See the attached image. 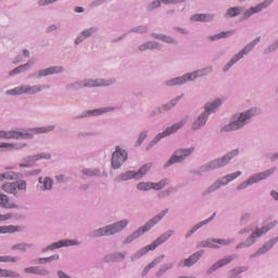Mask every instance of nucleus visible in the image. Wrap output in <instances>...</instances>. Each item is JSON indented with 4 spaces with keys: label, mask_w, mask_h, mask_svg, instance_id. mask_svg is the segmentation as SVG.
I'll return each mask as SVG.
<instances>
[{
    "label": "nucleus",
    "mask_w": 278,
    "mask_h": 278,
    "mask_svg": "<svg viewBox=\"0 0 278 278\" xmlns=\"http://www.w3.org/2000/svg\"><path fill=\"white\" fill-rule=\"evenodd\" d=\"M167 213L168 211H164L163 214H159L156 217L148 222L143 227L132 232L128 238L125 239L124 244H129L130 242H134V240L140 238L142 233H147V231H149L154 225H157V223L162 220V217H164Z\"/></svg>",
    "instance_id": "f257e3e1"
},
{
    "label": "nucleus",
    "mask_w": 278,
    "mask_h": 278,
    "mask_svg": "<svg viewBox=\"0 0 278 278\" xmlns=\"http://www.w3.org/2000/svg\"><path fill=\"white\" fill-rule=\"evenodd\" d=\"M127 225H129L128 220L118 222L116 224H113L93 231L92 237L101 238V236H114V233H118V231H123V229H125Z\"/></svg>",
    "instance_id": "f03ea898"
},
{
    "label": "nucleus",
    "mask_w": 278,
    "mask_h": 278,
    "mask_svg": "<svg viewBox=\"0 0 278 278\" xmlns=\"http://www.w3.org/2000/svg\"><path fill=\"white\" fill-rule=\"evenodd\" d=\"M170 236H173V230H169L163 235H161L155 241H153L151 244L146 245L144 248H142L141 250H139L135 256L134 260H138V257H142V255H147V253H149V251H155L156 247H160L161 244H164V242H166V240H168V238H170Z\"/></svg>",
    "instance_id": "7ed1b4c3"
},
{
    "label": "nucleus",
    "mask_w": 278,
    "mask_h": 278,
    "mask_svg": "<svg viewBox=\"0 0 278 278\" xmlns=\"http://www.w3.org/2000/svg\"><path fill=\"white\" fill-rule=\"evenodd\" d=\"M237 154H238V150H235L222 159L212 161L208 165H205L202 168L203 170H216V168H223V166H227V164H229L231 159L236 157Z\"/></svg>",
    "instance_id": "20e7f679"
},
{
    "label": "nucleus",
    "mask_w": 278,
    "mask_h": 278,
    "mask_svg": "<svg viewBox=\"0 0 278 278\" xmlns=\"http://www.w3.org/2000/svg\"><path fill=\"white\" fill-rule=\"evenodd\" d=\"M220 100H215L212 104L205 105V112L199 116V118L193 123L192 129H201L203 125L207 122V113L214 112L220 105Z\"/></svg>",
    "instance_id": "39448f33"
},
{
    "label": "nucleus",
    "mask_w": 278,
    "mask_h": 278,
    "mask_svg": "<svg viewBox=\"0 0 278 278\" xmlns=\"http://www.w3.org/2000/svg\"><path fill=\"white\" fill-rule=\"evenodd\" d=\"M251 116H253V110H250L245 113H242L239 117L238 121L230 123L229 125L225 126L223 128L224 131H236L237 129H240L242 127H244V124L247 123V121H249V118H251Z\"/></svg>",
    "instance_id": "423d86ee"
},
{
    "label": "nucleus",
    "mask_w": 278,
    "mask_h": 278,
    "mask_svg": "<svg viewBox=\"0 0 278 278\" xmlns=\"http://www.w3.org/2000/svg\"><path fill=\"white\" fill-rule=\"evenodd\" d=\"M40 90H42V87L40 86L23 85L14 89L8 90L7 94H11L12 97H16L18 94H37V92H40Z\"/></svg>",
    "instance_id": "0eeeda50"
},
{
    "label": "nucleus",
    "mask_w": 278,
    "mask_h": 278,
    "mask_svg": "<svg viewBox=\"0 0 278 278\" xmlns=\"http://www.w3.org/2000/svg\"><path fill=\"white\" fill-rule=\"evenodd\" d=\"M271 227H262L257 228L255 231L252 232V235L247 239L245 242L239 243L237 245V249H244L245 247H251V244H255L256 238H262V236H266L268 231H270Z\"/></svg>",
    "instance_id": "6e6552de"
},
{
    "label": "nucleus",
    "mask_w": 278,
    "mask_h": 278,
    "mask_svg": "<svg viewBox=\"0 0 278 278\" xmlns=\"http://www.w3.org/2000/svg\"><path fill=\"white\" fill-rule=\"evenodd\" d=\"M0 138L4 139V140H31V138H34V135L29 134V132H21V131H16V130H10V131H4V130H0Z\"/></svg>",
    "instance_id": "1a4fd4ad"
},
{
    "label": "nucleus",
    "mask_w": 278,
    "mask_h": 278,
    "mask_svg": "<svg viewBox=\"0 0 278 278\" xmlns=\"http://www.w3.org/2000/svg\"><path fill=\"white\" fill-rule=\"evenodd\" d=\"M3 192L16 195V190H27V182L25 180L5 182L2 185Z\"/></svg>",
    "instance_id": "9d476101"
},
{
    "label": "nucleus",
    "mask_w": 278,
    "mask_h": 278,
    "mask_svg": "<svg viewBox=\"0 0 278 278\" xmlns=\"http://www.w3.org/2000/svg\"><path fill=\"white\" fill-rule=\"evenodd\" d=\"M203 75L202 71L194 72L192 74H186L185 76L173 78L166 83L167 86H181L186 81H193L195 77H201Z\"/></svg>",
    "instance_id": "9b49d317"
},
{
    "label": "nucleus",
    "mask_w": 278,
    "mask_h": 278,
    "mask_svg": "<svg viewBox=\"0 0 278 278\" xmlns=\"http://www.w3.org/2000/svg\"><path fill=\"white\" fill-rule=\"evenodd\" d=\"M125 162H127V151L117 147L112 156V167L118 168L119 166H123V163Z\"/></svg>",
    "instance_id": "f8f14e48"
},
{
    "label": "nucleus",
    "mask_w": 278,
    "mask_h": 278,
    "mask_svg": "<svg viewBox=\"0 0 278 278\" xmlns=\"http://www.w3.org/2000/svg\"><path fill=\"white\" fill-rule=\"evenodd\" d=\"M229 244H231V240L208 239L206 241H202L201 243H199V247L204 249H219V247H227Z\"/></svg>",
    "instance_id": "ddd939ff"
},
{
    "label": "nucleus",
    "mask_w": 278,
    "mask_h": 278,
    "mask_svg": "<svg viewBox=\"0 0 278 278\" xmlns=\"http://www.w3.org/2000/svg\"><path fill=\"white\" fill-rule=\"evenodd\" d=\"M258 42H260V38L254 40V43H250V45L245 46L244 49H242L236 56H233V59L226 65L224 71H229V68H231V66H233V64H236V62L241 60V58H244V55H247V53L252 51L253 48L255 47V45H257Z\"/></svg>",
    "instance_id": "4468645a"
},
{
    "label": "nucleus",
    "mask_w": 278,
    "mask_h": 278,
    "mask_svg": "<svg viewBox=\"0 0 278 278\" xmlns=\"http://www.w3.org/2000/svg\"><path fill=\"white\" fill-rule=\"evenodd\" d=\"M240 175H242V172H237V173L227 175L226 177L222 178L223 180H217L214 185H212L208 188V192H215V190H218L222 186H227L229 181H233V179H238Z\"/></svg>",
    "instance_id": "2eb2a0df"
},
{
    "label": "nucleus",
    "mask_w": 278,
    "mask_h": 278,
    "mask_svg": "<svg viewBox=\"0 0 278 278\" xmlns=\"http://www.w3.org/2000/svg\"><path fill=\"white\" fill-rule=\"evenodd\" d=\"M273 175V172L267 170L264 173L256 174L248 179L247 182H243L241 186L238 187V190H242V188H247L248 186H252V184H257V181H262L263 179H266L267 177H270Z\"/></svg>",
    "instance_id": "dca6fc26"
},
{
    "label": "nucleus",
    "mask_w": 278,
    "mask_h": 278,
    "mask_svg": "<svg viewBox=\"0 0 278 278\" xmlns=\"http://www.w3.org/2000/svg\"><path fill=\"white\" fill-rule=\"evenodd\" d=\"M192 153V149H187V150H179L175 153L174 156L169 159V161L166 163L165 166H170V164H177L179 162H184L188 155Z\"/></svg>",
    "instance_id": "f3484780"
},
{
    "label": "nucleus",
    "mask_w": 278,
    "mask_h": 278,
    "mask_svg": "<svg viewBox=\"0 0 278 278\" xmlns=\"http://www.w3.org/2000/svg\"><path fill=\"white\" fill-rule=\"evenodd\" d=\"M184 127V123L180 122L178 124L173 125L172 127L166 128L163 132L159 134L156 138L153 140V143L156 144V142H160L162 138H166V136H170V134H175L178 129H181Z\"/></svg>",
    "instance_id": "a211bd4d"
},
{
    "label": "nucleus",
    "mask_w": 278,
    "mask_h": 278,
    "mask_svg": "<svg viewBox=\"0 0 278 278\" xmlns=\"http://www.w3.org/2000/svg\"><path fill=\"white\" fill-rule=\"evenodd\" d=\"M273 3V0H266L265 2L250 8L248 11H245L244 16L249 18V16H253V14H257V12H262L265 8H268Z\"/></svg>",
    "instance_id": "6ab92c4d"
},
{
    "label": "nucleus",
    "mask_w": 278,
    "mask_h": 278,
    "mask_svg": "<svg viewBox=\"0 0 278 278\" xmlns=\"http://www.w3.org/2000/svg\"><path fill=\"white\" fill-rule=\"evenodd\" d=\"M112 81L109 80H103V79H87L84 81V87L85 88H97L99 86H110Z\"/></svg>",
    "instance_id": "aec40b11"
},
{
    "label": "nucleus",
    "mask_w": 278,
    "mask_h": 278,
    "mask_svg": "<svg viewBox=\"0 0 278 278\" xmlns=\"http://www.w3.org/2000/svg\"><path fill=\"white\" fill-rule=\"evenodd\" d=\"M0 205L5 210H16V207H18V205H16L14 201L10 200V197L4 193H0Z\"/></svg>",
    "instance_id": "412c9836"
},
{
    "label": "nucleus",
    "mask_w": 278,
    "mask_h": 278,
    "mask_svg": "<svg viewBox=\"0 0 278 278\" xmlns=\"http://www.w3.org/2000/svg\"><path fill=\"white\" fill-rule=\"evenodd\" d=\"M236 257H238V255L227 256L226 258L218 261L212 266L211 270H218V268H223V266H227V264H230V262H233Z\"/></svg>",
    "instance_id": "4be33fe9"
},
{
    "label": "nucleus",
    "mask_w": 278,
    "mask_h": 278,
    "mask_svg": "<svg viewBox=\"0 0 278 278\" xmlns=\"http://www.w3.org/2000/svg\"><path fill=\"white\" fill-rule=\"evenodd\" d=\"M75 244L77 243L74 240H62L53 243L49 249L53 251V249H62V247H73Z\"/></svg>",
    "instance_id": "5701e85b"
},
{
    "label": "nucleus",
    "mask_w": 278,
    "mask_h": 278,
    "mask_svg": "<svg viewBox=\"0 0 278 278\" xmlns=\"http://www.w3.org/2000/svg\"><path fill=\"white\" fill-rule=\"evenodd\" d=\"M201 255H203V251L192 254L185 261V266H194V264H197V262H199V260L201 258Z\"/></svg>",
    "instance_id": "b1692460"
},
{
    "label": "nucleus",
    "mask_w": 278,
    "mask_h": 278,
    "mask_svg": "<svg viewBox=\"0 0 278 278\" xmlns=\"http://www.w3.org/2000/svg\"><path fill=\"white\" fill-rule=\"evenodd\" d=\"M229 36H233V31L232 30H227V31H222L219 34H216L214 36H210L208 40H223V38H229Z\"/></svg>",
    "instance_id": "393cba45"
},
{
    "label": "nucleus",
    "mask_w": 278,
    "mask_h": 278,
    "mask_svg": "<svg viewBox=\"0 0 278 278\" xmlns=\"http://www.w3.org/2000/svg\"><path fill=\"white\" fill-rule=\"evenodd\" d=\"M149 170H151V164L143 165L138 172L135 173V179H142Z\"/></svg>",
    "instance_id": "a878e982"
},
{
    "label": "nucleus",
    "mask_w": 278,
    "mask_h": 278,
    "mask_svg": "<svg viewBox=\"0 0 278 278\" xmlns=\"http://www.w3.org/2000/svg\"><path fill=\"white\" fill-rule=\"evenodd\" d=\"M213 17L210 14H194L193 16H191V21H200L201 23H207L210 21H212Z\"/></svg>",
    "instance_id": "bb28decb"
},
{
    "label": "nucleus",
    "mask_w": 278,
    "mask_h": 278,
    "mask_svg": "<svg viewBox=\"0 0 278 278\" xmlns=\"http://www.w3.org/2000/svg\"><path fill=\"white\" fill-rule=\"evenodd\" d=\"M21 231L20 226H0V233H16Z\"/></svg>",
    "instance_id": "cd10ccee"
},
{
    "label": "nucleus",
    "mask_w": 278,
    "mask_h": 278,
    "mask_svg": "<svg viewBox=\"0 0 278 278\" xmlns=\"http://www.w3.org/2000/svg\"><path fill=\"white\" fill-rule=\"evenodd\" d=\"M25 273L33 275H49V271H47L46 269H40L39 267L25 268Z\"/></svg>",
    "instance_id": "c85d7f7f"
},
{
    "label": "nucleus",
    "mask_w": 278,
    "mask_h": 278,
    "mask_svg": "<svg viewBox=\"0 0 278 278\" xmlns=\"http://www.w3.org/2000/svg\"><path fill=\"white\" fill-rule=\"evenodd\" d=\"M4 179L12 181L14 179H18V174L14 172H7L4 174H0V181H3Z\"/></svg>",
    "instance_id": "c756f323"
},
{
    "label": "nucleus",
    "mask_w": 278,
    "mask_h": 278,
    "mask_svg": "<svg viewBox=\"0 0 278 278\" xmlns=\"http://www.w3.org/2000/svg\"><path fill=\"white\" fill-rule=\"evenodd\" d=\"M239 14H242V8L235 7L227 10L226 16L233 18V16H239Z\"/></svg>",
    "instance_id": "7c9ffc66"
},
{
    "label": "nucleus",
    "mask_w": 278,
    "mask_h": 278,
    "mask_svg": "<svg viewBox=\"0 0 278 278\" xmlns=\"http://www.w3.org/2000/svg\"><path fill=\"white\" fill-rule=\"evenodd\" d=\"M210 220H212V217L203 220L201 223H199L198 225H195L193 228H191V230L186 235V238H190V236H192V233H194L198 229H201V227H203L204 225H207V223H210Z\"/></svg>",
    "instance_id": "2f4dec72"
},
{
    "label": "nucleus",
    "mask_w": 278,
    "mask_h": 278,
    "mask_svg": "<svg viewBox=\"0 0 278 278\" xmlns=\"http://www.w3.org/2000/svg\"><path fill=\"white\" fill-rule=\"evenodd\" d=\"M54 73H62V67H50L40 72V75L46 77L47 75H54Z\"/></svg>",
    "instance_id": "473e14b6"
},
{
    "label": "nucleus",
    "mask_w": 278,
    "mask_h": 278,
    "mask_svg": "<svg viewBox=\"0 0 278 278\" xmlns=\"http://www.w3.org/2000/svg\"><path fill=\"white\" fill-rule=\"evenodd\" d=\"M138 190L147 192L148 190H153V182H139L137 185Z\"/></svg>",
    "instance_id": "72a5a7b5"
},
{
    "label": "nucleus",
    "mask_w": 278,
    "mask_h": 278,
    "mask_svg": "<svg viewBox=\"0 0 278 278\" xmlns=\"http://www.w3.org/2000/svg\"><path fill=\"white\" fill-rule=\"evenodd\" d=\"M23 147L14 143H5V142H0V149H8L9 151H12L14 149H22Z\"/></svg>",
    "instance_id": "f704fd0d"
},
{
    "label": "nucleus",
    "mask_w": 278,
    "mask_h": 278,
    "mask_svg": "<svg viewBox=\"0 0 278 278\" xmlns=\"http://www.w3.org/2000/svg\"><path fill=\"white\" fill-rule=\"evenodd\" d=\"M0 277H18V274H16L15 271L12 270H8V269H1L0 268Z\"/></svg>",
    "instance_id": "c9c22d12"
},
{
    "label": "nucleus",
    "mask_w": 278,
    "mask_h": 278,
    "mask_svg": "<svg viewBox=\"0 0 278 278\" xmlns=\"http://www.w3.org/2000/svg\"><path fill=\"white\" fill-rule=\"evenodd\" d=\"M122 181H127L129 179H136V172H127L121 176Z\"/></svg>",
    "instance_id": "e433bc0d"
},
{
    "label": "nucleus",
    "mask_w": 278,
    "mask_h": 278,
    "mask_svg": "<svg viewBox=\"0 0 278 278\" xmlns=\"http://www.w3.org/2000/svg\"><path fill=\"white\" fill-rule=\"evenodd\" d=\"M162 260H164V255L155 258L154 261H152L146 268V270H151V268H155V266H157V264H160V262H162Z\"/></svg>",
    "instance_id": "4c0bfd02"
},
{
    "label": "nucleus",
    "mask_w": 278,
    "mask_h": 278,
    "mask_svg": "<svg viewBox=\"0 0 278 278\" xmlns=\"http://www.w3.org/2000/svg\"><path fill=\"white\" fill-rule=\"evenodd\" d=\"M141 51H147L148 49H157V45L155 42H148L139 47Z\"/></svg>",
    "instance_id": "58836bf2"
},
{
    "label": "nucleus",
    "mask_w": 278,
    "mask_h": 278,
    "mask_svg": "<svg viewBox=\"0 0 278 278\" xmlns=\"http://www.w3.org/2000/svg\"><path fill=\"white\" fill-rule=\"evenodd\" d=\"M275 242H277V241H275ZM275 242L266 243L263 248H261L257 251V255H262V254L266 253V251H268L269 249H273V244H275Z\"/></svg>",
    "instance_id": "ea45409f"
},
{
    "label": "nucleus",
    "mask_w": 278,
    "mask_h": 278,
    "mask_svg": "<svg viewBox=\"0 0 278 278\" xmlns=\"http://www.w3.org/2000/svg\"><path fill=\"white\" fill-rule=\"evenodd\" d=\"M27 66H29V64L21 65L15 70L11 71L10 75H18V73H23V71H27Z\"/></svg>",
    "instance_id": "a19ab883"
},
{
    "label": "nucleus",
    "mask_w": 278,
    "mask_h": 278,
    "mask_svg": "<svg viewBox=\"0 0 278 278\" xmlns=\"http://www.w3.org/2000/svg\"><path fill=\"white\" fill-rule=\"evenodd\" d=\"M166 187V180H161L160 182H152V190H162V188Z\"/></svg>",
    "instance_id": "79ce46f5"
},
{
    "label": "nucleus",
    "mask_w": 278,
    "mask_h": 278,
    "mask_svg": "<svg viewBox=\"0 0 278 278\" xmlns=\"http://www.w3.org/2000/svg\"><path fill=\"white\" fill-rule=\"evenodd\" d=\"M47 131H53V126H49L48 128L42 127V128H35L34 129L35 134H47Z\"/></svg>",
    "instance_id": "37998d69"
},
{
    "label": "nucleus",
    "mask_w": 278,
    "mask_h": 278,
    "mask_svg": "<svg viewBox=\"0 0 278 278\" xmlns=\"http://www.w3.org/2000/svg\"><path fill=\"white\" fill-rule=\"evenodd\" d=\"M53 188V181L50 178H45L43 190H51Z\"/></svg>",
    "instance_id": "c03bdc74"
},
{
    "label": "nucleus",
    "mask_w": 278,
    "mask_h": 278,
    "mask_svg": "<svg viewBox=\"0 0 278 278\" xmlns=\"http://www.w3.org/2000/svg\"><path fill=\"white\" fill-rule=\"evenodd\" d=\"M27 247H29V245H27L25 243H18V244L13 245L12 249H13V251H26Z\"/></svg>",
    "instance_id": "a18cd8bd"
},
{
    "label": "nucleus",
    "mask_w": 278,
    "mask_h": 278,
    "mask_svg": "<svg viewBox=\"0 0 278 278\" xmlns=\"http://www.w3.org/2000/svg\"><path fill=\"white\" fill-rule=\"evenodd\" d=\"M55 260H60V255H53L47 258H40L39 264H45V262H53Z\"/></svg>",
    "instance_id": "49530a36"
},
{
    "label": "nucleus",
    "mask_w": 278,
    "mask_h": 278,
    "mask_svg": "<svg viewBox=\"0 0 278 278\" xmlns=\"http://www.w3.org/2000/svg\"><path fill=\"white\" fill-rule=\"evenodd\" d=\"M116 257H122V260H124L125 255L124 254H117V256H114V255L111 254V255L105 256V262H115Z\"/></svg>",
    "instance_id": "de8ad7c7"
},
{
    "label": "nucleus",
    "mask_w": 278,
    "mask_h": 278,
    "mask_svg": "<svg viewBox=\"0 0 278 278\" xmlns=\"http://www.w3.org/2000/svg\"><path fill=\"white\" fill-rule=\"evenodd\" d=\"M0 262L2 263H14L16 262V257H12V256H0Z\"/></svg>",
    "instance_id": "09e8293b"
},
{
    "label": "nucleus",
    "mask_w": 278,
    "mask_h": 278,
    "mask_svg": "<svg viewBox=\"0 0 278 278\" xmlns=\"http://www.w3.org/2000/svg\"><path fill=\"white\" fill-rule=\"evenodd\" d=\"M186 0H162V3H165V5L168 4H175V3H184Z\"/></svg>",
    "instance_id": "8fccbe9b"
},
{
    "label": "nucleus",
    "mask_w": 278,
    "mask_h": 278,
    "mask_svg": "<svg viewBox=\"0 0 278 278\" xmlns=\"http://www.w3.org/2000/svg\"><path fill=\"white\" fill-rule=\"evenodd\" d=\"M112 109H100V110H94L90 111L89 114H105V112H110Z\"/></svg>",
    "instance_id": "3c124183"
},
{
    "label": "nucleus",
    "mask_w": 278,
    "mask_h": 278,
    "mask_svg": "<svg viewBox=\"0 0 278 278\" xmlns=\"http://www.w3.org/2000/svg\"><path fill=\"white\" fill-rule=\"evenodd\" d=\"M10 218H12L11 214H5V215L0 214V222L1 223L5 222V220H10Z\"/></svg>",
    "instance_id": "603ef678"
},
{
    "label": "nucleus",
    "mask_w": 278,
    "mask_h": 278,
    "mask_svg": "<svg viewBox=\"0 0 278 278\" xmlns=\"http://www.w3.org/2000/svg\"><path fill=\"white\" fill-rule=\"evenodd\" d=\"M58 0H40L39 5H49V3H55Z\"/></svg>",
    "instance_id": "864d4df0"
},
{
    "label": "nucleus",
    "mask_w": 278,
    "mask_h": 278,
    "mask_svg": "<svg viewBox=\"0 0 278 278\" xmlns=\"http://www.w3.org/2000/svg\"><path fill=\"white\" fill-rule=\"evenodd\" d=\"M147 139V132H142L138 139V144H142V142H144V140Z\"/></svg>",
    "instance_id": "5fc2aeb1"
},
{
    "label": "nucleus",
    "mask_w": 278,
    "mask_h": 278,
    "mask_svg": "<svg viewBox=\"0 0 278 278\" xmlns=\"http://www.w3.org/2000/svg\"><path fill=\"white\" fill-rule=\"evenodd\" d=\"M92 35V29H87V30H84L81 33V36H84V38H88Z\"/></svg>",
    "instance_id": "6e6d98bb"
},
{
    "label": "nucleus",
    "mask_w": 278,
    "mask_h": 278,
    "mask_svg": "<svg viewBox=\"0 0 278 278\" xmlns=\"http://www.w3.org/2000/svg\"><path fill=\"white\" fill-rule=\"evenodd\" d=\"M162 5V1L156 0L151 4V10H155V8H160Z\"/></svg>",
    "instance_id": "4d7b16f0"
},
{
    "label": "nucleus",
    "mask_w": 278,
    "mask_h": 278,
    "mask_svg": "<svg viewBox=\"0 0 278 278\" xmlns=\"http://www.w3.org/2000/svg\"><path fill=\"white\" fill-rule=\"evenodd\" d=\"M175 103L176 101H172L169 104H166L165 106H163V110L166 111V110H170V108H175Z\"/></svg>",
    "instance_id": "13d9d810"
},
{
    "label": "nucleus",
    "mask_w": 278,
    "mask_h": 278,
    "mask_svg": "<svg viewBox=\"0 0 278 278\" xmlns=\"http://www.w3.org/2000/svg\"><path fill=\"white\" fill-rule=\"evenodd\" d=\"M84 175H88L89 177H93L94 172L90 170V169H85L84 170Z\"/></svg>",
    "instance_id": "bf43d9fd"
},
{
    "label": "nucleus",
    "mask_w": 278,
    "mask_h": 278,
    "mask_svg": "<svg viewBox=\"0 0 278 278\" xmlns=\"http://www.w3.org/2000/svg\"><path fill=\"white\" fill-rule=\"evenodd\" d=\"M168 268H173V264H170L169 266H167L164 270L159 271V273L156 274L157 277H161V276H162V273L168 270Z\"/></svg>",
    "instance_id": "052dcab7"
},
{
    "label": "nucleus",
    "mask_w": 278,
    "mask_h": 278,
    "mask_svg": "<svg viewBox=\"0 0 278 278\" xmlns=\"http://www.w3.org/2000/svg\"><path fill=\"white\" fill-rule=\"evenodd\" d=\"M39 157H41L43 160H49L51 157V155H49V154H40Z\"/></svg>",
    "instance_id": "680f3d73"
},
{
    "label": "nucleus",
    "mask_w": 278,
    "mask_h": 278,
    "mask_svg": "<svg viewBox=\"0 0 278 278\" xmlns=\"http://www.w3.org/2000/svg\"><path fill=\"white\" fill-rule=\"evenodd\" d=\"M163 40L165 42H173V38H170V37H163Z\"/></svg>",
    "instance_id": "e2e57ef3"
},
{
    "label": "nucleus",
    "mask_w": 278,
    "mask_h": 278,
    "mask_svg": "<svg viewBox=\"0 0 278 278\" xmlns=\"http://www.w3.org/2000/svg\"><path fill=\"white\" fill-rule=\"evenodd\" d=\"M75 12H77V13H81V12H84V8H81V7H77V8L75 9Z\"/></svg>",
    "instance_id": "0e129e2a"
},
{
    "label": "nucleus",
    "mask_w": 278,
    "mask_h": 278,
    "mask_svg": "<svg viewBox=\"0 0 278 278\" xmlns=\"http://www.w3.org/2000/svg\"><path fill=\"white\" fill-rule=\"evenodd\" d=\"M271 197H274V199H278V193H277V191H273V192H271Z\"/></svg>",
    "instance_id": "69168bd1"
},
{
    "label": "nucleus",
    "mask_w": 278,
    "mask_h": 278,
    "mask_svg": "<svg viewBox=\"0 0 278 278\" xmlns=\"http://www.w3.org/2000/svg\"><path fill=\"white\" fill-rule=\"evenodd\" d=\"M23 53H24L25 58H29V51L28 50H24Z\"/></svg>",
    "instance_id": "338daca9"
},
{
    "label": "nucleus",
    "mask_w": 278,
    "mask_h": 278,
    "mask_svg": "<svg viewBox=\"0 0 278 278\" xmlns=\"http://www.w3.org/2000/svg\"><path fill=\"white\" fill-rule=\"evenodd\" d=\"M83 40H84V39H81V37H78V38L76 39V45H79L80 42H83Z\"/></svg>",
    "instance_id": "774afa93"
}]
</instances>
